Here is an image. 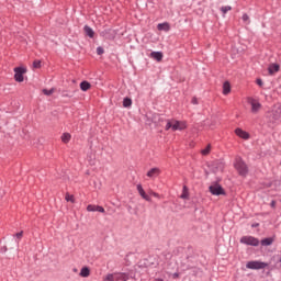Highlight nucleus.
Masks as SVG:
<instances>
[{"mask_svg":"<svg viewBox=\"0 0 281 281\" xmlns=\"http://www.w3.org/2000/svg\"><path fill=\"white\" fill-rule=\"evenodd\" d=\"M234 168L237 170L239 177H247V175H249V167L240 157L236 158Z\"/></svg>","mask_w":281,"mask_h":281,"instance_id":"obj_1","label":"nucleus"},{"mask_svg":"<svg viewBox=\"0 0 281 281\" xmlns=\"http://www.w3.org/2000/svg\"><path fill=\"white\" fill-rule=\"evenodd\" d=\"M131 280V274L128 272H114L108 273L103 281H128Z\"/></svg>","mask_w":281,"mask_h":281,"instance_id":"obj_2","label":"nucleus"},{"mask_svg":"<svg viewBox=\"0 0 281 281\" xmlns=\"http://www.w3.org/2000/svg\"><path fill=\"white\" fill-rule=\"evenodd\" d=\"M239 243L241 245H248L249 247H258L260 245V239L251 235H246L239 239Z\"/></svg>","mask_w":281,"mask_h":281,"instance_id":"obj_3","label":"nucleus"},{"mask_svg":"<svg viewBox=\"0 0 281 281\" xmlns=\"http://www.w3.org/2000/svg\"><path fill=\"white\" fill-rule=\"evenodd\" d=\"M266 267H269V263L265 261L252 260L246 263V269H251L252 271H259L260 269H266Z\"/></svg>","mask_w":281,"mask_h":281,"instance_id":"obj_4","label":"nucleus"},{"mask_svg":"<svg viewBox=\"0 0 281 281\" xmlns=\"http://www.w3.org/2000/svg\"><path fill=\"white\" fill-rule=\"evenodd\" d=\"M13 71H14L15 82H23V80H25V77L23 75L27 74V68L23 66H19V67H15Z\"/></svg>","mask_w":281,"mask_h":281,"instance_id":"obj_5","label":"nucleus"},{"mask_svg":"<svg viewBox=\"0 0 281 281\" xmlns=\"http://www.w3.org/2000/svg\"><path fill=\"white\" fill-rule=\"evenodd\" d=\"M209 191L211 192V194H213V196H225L227 194L225 192V189H223V187L218 183L211 184L209 187Z\"/></svg>","mask_w":281,"mask_h":281,"instance_id":"obj_6","label":"nucleus"},{"mask_svg":"<svg viewBox=\"0 0 281 281\" xmlns=\"http://www.w3.org/2000/svg\"><path fill=\"white\" fill-rule=\"evenodd\" d=\"M209 168L211 172L216 175L217 172H223V170H225V164L221 160H215L209 165Z\"/></svg>","mask_w":281,"mask_h":281,"instance_id":"obj_7","label":"nucleus"},{"mask_svg":"<svg viewBox=\"0 0 281 281\" xmlns=\"http://www.w3.org/2000/svg\"><path fill=\"white\" fill-rule=\"evenodd\" d=\"M248 104L251 106V113H258L260 109H262V104H260V102L252 97L248 98Z\"/></svg>","mask_w":281,"mask_h":281,"instance_id":"obj_8","label":"nucleus"},{"mask_svg":"<svg viewBox=\"0 0 281 281\" xmlns=\"http://www.w3.org/2000/svg\"><path fill=\"white\" fill-rule=\"evenodd\" d=\"M186 128H188V123H186L184 121L173 120V125H172L173 132L186 131Z\"/></svg>","mask_w":281,"mask_h":281,"instance_id":"obj_9","label":"nucleus"},{"mask_svg":"<svg viewBox=\"0 0 281 281\" xmlns=\"http://www.w3.org/2000/svg\"><path fill=\"white\" fill-rule=\"evenodd\" d=\"M136 190L138 194L142 196V199H144L145 201H148L149 203L150 201H153V199H150L149 195L146 194V191L144 190V187H142V184H137Z\"/></svg>","mask_w":281,"mask_h":281,"instance_id":"obj_10","label":"nucleus"},{"mask_svg":"<svg viewBox=\"0 0 281 281\" xmlns=\"http://www.w3.org/2000/svg\"><path fill=\"white\" fill-rule=\"evenodd\" d=\"M235 134L237 135V137H240L241 139H249V137H251V135H249L247 131H244L240 127H237L235 130Z\"/></svg>","mask_w":281,"mask_h":281,"instance_id":"obj_11","label":"nucleus"},{"mask_svg":"<svg viewBox=\"0 0 281 281\" xmlns=\"http://www.w3.org/2000/svg\"><path fill=\"white\" fill-rule=\"evenodd\" d=\"M87 211L88 212H100L101 214H104V212H105L104 206L93 205V204H89L87 206Z\"/></svg>","mask_w":281,"mask_h":281,"instance_id":"obj_12","label":"nucleus"},{"mask_svg":"<svg viewBox=\"0 0 281 281\" xmlns=\"http://www.w3.org/2000/svg\"><path fill=\"white\" fill-rule=\"evenodd\" d=\"M276 240V237H266L259 241V244L262 247H271L273 245V241Z\"/></svg>","mask_w":281,"mask_h":281,"instance_id":"obj_13","label":"nucleus"},{"mask_svg":"<svg viewBox=\"0 0 281 281\" xmlns=\"http://www.w3.org/2000/svg\"><path fill=\"white\" fill-rule=\"evenodd\" d=\"M150 58H154V60H157V63H161L164 60V53L161 52H151Z\"/></svg>","mask_w":281,"mask_h":281,"instance_id":"obj_14","label":"nucleus"},{"mask_svg":"<svg viewBox=\"0 0 281 281\" xmlns=\"http://www.w3.org/2000/svg\"><path fill=\"white\" fill-rule=\"evenodd\" d=\"M229 93H232V83H229V81H224L223 95H229Z\"/></svg>","mask_w":281,"mask_h":281,"instance_id":"obj_15","label":"nucleus"},{"mask_svg":"<svg viewBox=\"0 0 281 281\" xmlns=\"http://www.w3.org/2000/svg\"><path fill=\"white\" fill-rule=\"evenodd\" d=\"M157 30H159V32H170V23L168 22L159 23L157 25Z\"/></svg>","mask_w":281,"mask_h":281,"instance_id":"obj_16","label":"nucleus"},{"mask_svg":"<svg viewBox=\"0 0 281 281\" xmlns=\"http://www.w3.org/2000/svg\"><path fill=\"white\" fill-rule=\"evenodd\" d=\"M83 32L89 38H93V36H95V31H93V29L89 25L83 26Z\"/></svg>","mask_w":281,"mask_h":281,"instance_id":"obj_17","label":"nucleus"},{"mask_svg":"<svg viewBox=\"0 0 281 281\" xmlns=\"http://www.w3.org/2000/svg\"><path fill=\"white\" fill-rule=\"evenodd\" d=\"M278 71H280V66L278 64H271L268 67V72L270 76H273L274 74H278Z\"/></svg>","mask_w":281,"mask_h":281,"instance_id":"obj_18","label":"nucleus"},{"mask_svg":"<svg viewBox=\"0 0 281 281\" xmlns=\"http://www.w3.org/2000/svg\"><path fill=\"white\" fill-rule=\"evenodd\" d=\"M79 276H81V278H89V276H91V269H89V267L81 268Z\"/></svg>","mask_w":281,"mask_h":281,"instance_id":"obj_19","label":"nucleus"},{"mask_svg":"<svg viewBox=\"0 0 281 281\" xmlns=\"http://www.w3.org/2000/svg\"><path fill=\"white\" fill-rule=\"evenodd\" d=\"M80 89L81 91H89V89H91V83L87 80H83L80 82Z\"/></svg>","mask_w":281,"mask_h":281,"instance_id":"obj_20","label":"nucleus"},{"mask_svg":"<svg viewBox=\"0 0 281 281\" xmlns=\"http://www.w3.org/2000/svg\"><path fill=\"white\" fill-rule=\"evenodd\" d=\"M123 106L124 109H131V106H133V99L125 97L123 99Z\"/></svg>","mask_w":281,"mask_h":281,"instance_id":"obj_21","label":"nucleus"},{"mask_svg":"<svg viewBox=\"0 0 281 281\" xmlns=\"http://www.w3.org/2000/svg\"><path fill=\"white\" fill-rule=\"evenodd\" d=\"M180 199H184V200L190 199V192H189L188 186H183Z\"/></svg>","mask_w":281,"mask_h":281,"instance_id":"obj_22","label":"nucleus"},{"mask_svg":"<svg viewBox=\"0 0 281 281\" xmlns=\"http://www.w3.org/2000/svg\"><path fill=\"white\" fill-rule=\"evenodd\" d=\"M61 142H63L64 144H69V142H71V134H69V133H64V134L61 135Z\"/></svg>","mask_w":281,"mask_h":281,"instance_id":"obj_23","label":"nucleus"},{"mask_svg":"<svg viewBox=\"0 0 281 281\" xmlns=\"http://www.w3.org/2000/svg\"><path fill=\"white\" fill-rule=\"evenodd\" d=\"M157 172H159V168H151L148 172H147V177H155L157 175Z\"/></svg>","mask_w":281,"mask_h":281,"instance_id":"obj_24","label":"nucleus"},{"mask_svg":"<svg viewBox=\"0 0 281 281\" xmlns=\"http://www.w3.org/2000/svg\"><path fill=\"white\" fill-rule=\"evenodd\" d=\"M61 98H74V92L64 90V91H61Z\"/></svg>","mask_w":281,"mask_h":281,"instance_id":"obj_25","label":"nucleus"},{"mask_svg":"<svg viewBox=\"0 0 281 281\" xmlns=\"http://www.w3.org/2000/svg\"><path fill=\"white\" fill-rule=\"evenodd\" d=\"M221 12H223L224 14H227L231 10H232V7L231 5H224V7H221Z\"/></svg>","mask_w":281,"mask_h":281,"instance_id":"obj_26","label":"nucleus"},{"mask_svg":"<svg viewBox=\"0 0 281 281\" xmlns=\"http://www.w3.org/2000/svg\"><path fill=\"white\" fill-rule=\"evenodd\" d=\"M210 150H212V146L207 145L204 149H202V155H210Z\"/></svg>","mask_w":281,"mask_h":281,"instance_id":"obj_27","label":"nucleus"},{"mask_svg":"<svg viewBox=\"0 0 281 281\" xmlns=\"http://www.w3.org/2000/svg\"><path fill=\"white\" fill-rule=\"evenodd\" d=\"M43 93L44 95H52L54 93V88L47 90V89H43Z\"/></svg>","mask_w":281,"mask_h":281,"instance_id":"obj_28","label":"nucleus"},{"mask_svg":"<svg viewBox=\"0 0 281 281\" xmlns=\"http://www.w3.org/2000/svg\"><path fill=\"white\" fill-rule=\"evenodd\" d=\"M97 54L98 56H102V54H104V47L102 46L97 47Z\"/></svg>","mask_w":281,"mask_h":281,"instance_id":"obj_29","label":"nucleus"},{"mask_svg":"<svg viewBox=\"0 0 281 281\" xmlns=\"http://www.w3.org/2000/svg\"><path fill=\"white\" fill-rule=\"evenodd\" d=\"M33 67H34V69H41V60H34Z\"/></svg>","mask_w":281,"mask_h":281,"instance_id":"obj_30","label":"nucleus"},{"mask_svg":"<svg viewBox=\"0 0 281 281\" xmlns=\"http://www.w3.org/2000/svg\"><path fill=\"white\" fill-rule=\"evenodd\" d=\"M172 126H173L172 122L167 121V124H166V126H165V131H170V128H171V131H172Z\"/></svg>","mask_w":281,"mask_h":281,"instance_id":"obj_31","label":"nucleus"},{"mask_svg":"<svg viewBox=\"0 0 281 281\" xmlns=\"http://www.w3.org/2000/svg\"><path fill=\"white\" fill-rule=\"evenodd\" d=\"M256 85H258V87H265V82L260 78L256 79Z\"/></svg>","mask_w":281,"mask_h":281,"instance_id":"obj_32","label":"nucleus"},{"mask_svg":"<svg viewBox=\"0 0 281 281\" xmlns=\"http://www.w3.org/2000/svg\"><path fill=\"white\" fill-rule=\"evenodd\" d=\"M66 201L70 202V203H74V195L67 193L66 194Z\"/></svg>","mask_w":281,"mask_h":281,"instance_id":"obj_33","label":"nucleus"},{"mask_svg":"<svg viewBox=\"0 0 281 281\" xmlns=\"http://www.w3.org/2000/svg\"><path fill=\"white\" fill-rule=\"evenodd\" d=\"M15 238H18V240H21V238H23V231L16 233Z\"/></svg>","mask_w":281,"mask_h":281,"instance_id":"obj_34","label":"nucleus"},{"mask_svg":"<svg viewBox=\"0 0 281 281\" xmlns=\"http://www.w3.org/2000/svg\"><path fill=\"white\" fill-rule=\"evenodd\" d=\"M241 19L244 22H247V21H249V15L247 13H244Z\"/></svg>","mask_w":281,"mask_h":281,"instance_id":"obj_35","label":"nucleus"},{"mask_svg":"<svg viewBox=\"0 0 281 281\" xmlns=\"http://www.w3.org/2000/svg\"><path fill=\"white\" fill-rule=\"evenodd\" d=\"M191 104H199V99H196V97H193L191 100Z\"/></svg>","mask_w":281,"mask_h":281,"instance_id":"obj_36","label":"nucleus"},{"mask_svg":"<svg viewBox=\"0 0 281 281\" xmlns=\"http://www.w3.org/2000/svg\"><path fill=\"white\" fill-rule=\"evenodd\" d=\"M270 207H272V210H276V200H272L270 202Z\"/></svg>","mask_w":281,"mask_h":281,"instance_id":"obj_37","label":"nucleus"},{"mask_svg":"<svg viewBox=\"0 0 281 281\" xmlns=\"http://www.w3.org/2000/svg\"><path fill=\"white\" fill-rule=\"evenodd\" d=\"M256 227H260V223H252L251 224V228L252 229H256Z\"/></svg>","mask_w":281,"mask_h":281,"instance_id":"obj_38","label":"nucleus"},{"mask_svg":"<svg viewBox=\"0 0 281 281\" xmlns=\"http://www.w3.org/2000/svg\"><path fill=\"white\" fill-rule=\"evenodd\" d=\"M151 195L155 196L156 199H159V193L157 192H151Z\"/></svg>","mask_w":281,"mask_h":281,"instance_id":"obj_39","label":"nucleus"},{"mask_svg":"<svg viewBox=\"0 0 281 281\" xmlns=\"http://www.w3.org/2000/svg\"><path fill=\"white\" fill-rule=\"evenodd\" d=\"M173 278H179V273H178V272H175V273H173Z\"/></svg>","mask_w":281,"mask_h":281,"instance_id":"obj_40","label":"nucleus"},{"mask_svg":"<svg viewBox=\"0 0 281 281\" xmlns=\"http://www.w3.org/2000/svg\"><path fill=\"white\" fill-rule=\"evenodd\" d=\"M156 281H164V279H156Z\"/></svg>","mask_w":281,"mask_h":281,"instance_id":"obj_41","label":"nucleus"},{"mask_svg":"<svg viewBox=\"0 0 281 281\" xmlns=\"http://www.w3.org/2000/svg\"><path fill=\"white\" fill-rule=\"evenodd\" d=\"M279 262L281 263V257H280V259H279Z\"/></svg>","mask_w":281,"mask_h":281,"instance_id":"obj_42","label":"nucleus"},{"mask_svg":"<svg viewBox=\"0 0 281 281\" xmlns=\"http://www.w3.org/2000/svg\"><path fill=\"white\" fill-rule=\"evenodd\" d=\"M145 267H148L146 263H144Z\"/></svg>","mask_w":281,"mask_h":281,"instance_id":"obj_43","label":"nucleus"}]
</instances>
